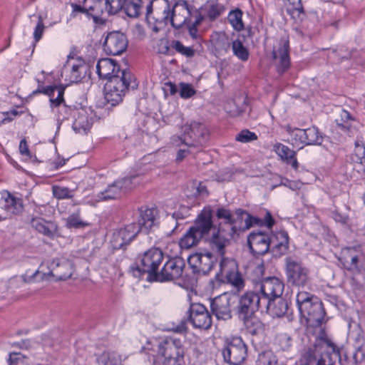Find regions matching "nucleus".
I'll list each match as a JSON object with an SVG mask.
<instances>
[{
    "label": "nucleus",
    "instance_id": "1",
    "mask_svg": "<svg viewBox=\"0 0 365 365\" xmlns=\"http://www.w3.org/2000/svg\"><path fill=\"white\" fill-rule=\"evenodd\" d=\"M296 302L302 318L306 322L307 333L313 337H321L325 333L322 326L325 315L322 303L307 292H298Z\"/></svg>",
    "mask_w": 365,
    "mask_h": 365
},
{
    "label": "nucleus",
    "instance_id": "2",
    "mask_svg": "<svg viewBox=\"0 0 365 365\" xmlns=\"http://www.w3.org/2000/svg\"><path fill=\"white\" fill-rule=\"evenodd\" d=\"M314 347L307 350L300 359L302 365H334L339 360V352L336 346L326 338L314 337Z\"/></svg>",
    "mask_w": 365,
    "mask_h": 365
},
{
    "label": "nucleus",
    "instance_id": "3",
    "mask_svg": "<svg viewBox=\"0 0 365 365\" xmlns=\"http://www.w3.org/2000/svg\"><path fill=\"white\" fill-rule=\"evenodd\" d=\"M288 240L287 233L285 232H280L272 238L266 233L257 232H252L248 236L247 243L255 255H264L271 248L274 255L281 256L288 249Z\"/></svg>",
    "mask_w": 365,
    "mask_h": 365
},
{
    "label": "nucleus",
    "instance_id": "4",
    "mask_svg": "<svg viewBox=\"0 0 365 365\" xmlns=\"http://www.w3.org/2000/svg\"><path fill=\"white\" fill-rule=\"evenodd\" d=\"M150 349L153 356L164 359V365H181L183 363L185 347L180 339L167 337L162 341L155 340Z\"/></svg>",
    "mask_w": 365,
    "mask_h": 365
},
{
    "label": "nucleus",
    "instance_id": "5",
    "mask_svg": "<svg viewBox=\"0 0 365 365\" xmlns=\"http://www.w3.org/2000/svg\"><path fill=\"white\" fill-rule=\"evenodd\" d=\"M227 235L226 229L222 227L221 222L219 223L217 232L213 234L211 242L212 250L222 257L220 271L216 274L212 282L214 288H218L222 284L228 283V269H226L227 259L225 257L226 247L228 245Z\"/></svg>",
    "mask_w": 365,
    "mask_h": 365
},
{
    "label": "nucleus",
    "instance_id": "6",
    "mask_svg": "<svg viewBox=\"0 0 365 365\" xmlns=\"http://www.w3.org/2000/svg\"><path fill=\"white\" fill-rule=\"evenodd\" d=\"M48 273H41L39 270H36L31 275L26 273L22 276L24 282L26 283L34 282L39 275H41L39 280L46 279L49 276L55 277L58 281L66 280L71 277L74 271L73 263L66 258L53 259L48 263Z\"/></svg>",
    "mask_w": 365,
    "mask_h": 365
},
{
    "label": "nucleus",
    "instance_id": "7",
    "mask_svg": "<svg viewBox=\"0 0 365 365\" xmlns=\"http://www.w3.org/2000/svg\"><path fill=\"white\" fill-rule=\"evenodd\" d=\"M133 75L129 71L121 72L120 78H114L108 81L105 86V98L112 106L118 104L123 100V96L128 90L136 86Z\"/></svg>",
    "mask_w": 365,
    "mask_h": 365
},
{
    "label": "nucleus",
    "instance_id": "8",
    "mask_svg": "<svg viewBox=\"0 0 365 365\" xmlns=\"http://www.w3.org/2000/svg\"><path fill=\"white\" fill-rule=\"evenodd\" d=\"M165 259V255L160 249L150 248L139 257L136 271L140 274H147L148 282H155Z\"/></svg>",
    "mask_w": 365,
    "mask_h": 365
},
{
    "label": "nucleus",
    "instance_id": "9",
    "mask_svg": "<svg viewBox=\"0 0 365 365\" xmlns=\"http://www.w3.org/2000/svg\"><path fill=\"white\" fill-rule=\"evenodd\" d=\"M285 272L288 283L304 287L310 283V271L302 262L292 257L285 258Z\"/></svg>",
    "mask_w": 365,
    "mask_h": 365
},
{
    "label": "nucleus",
    "instance_id": "10",
    "mask_svg": "<svg viewBox=\"0 0 365 365\" xmlns=\"http://www.w3.org/2000/svg\"><path fill=\"white\" fill-rule=\"evenodd\" d=\"M185 266L184 260L180 257L170 258L163 261L155 282H163L180 278Z\"/></svg>",
    "mask_w": 365,
    "mask_h": 365
},
{
    "label": "nucleus",
    "instance_id": "11",
    "mask_svg": "<svg viewBox=\"0 0 365 365\" xmlns=\"http://www.w3.org/2000/svg\"><path fill=\"white\" fill-rule=\"evenodd\" d=\"M284 290V284L277 277H269L264 279L260 284V297L264 307H269L270 302L279 297Z\"/></svg>",
    "mask_w": 365,
    "mask_h": 365
},
{
    "label": "nucleus",
    "instance_id": "12",
    "mask_svg": "<svg viewBox=\"0 0 365 365\" xmlns=\"http://www.w3.org/2000/svg\"><path fill=\"white\" fill-rule=\"evenodd\" d=\"M187 319L196 329H208L212 326V317L202 304H190L187 311Z\"/></svg>",
    "mask_w": 365,
    "mask_h": 365
},
{
    "label": "nucleus",
    "instance_id": "13",
    "mask_svg": "<svg viewBox=\"0 0 365 365\" xmlns=\"http://www.w3.org/2000/svg\"><path fill=\"white\" fill-rule=\"evenodd\" d=\"M139 227L135 222H133L115 230L110 240L113 247L118 250L129 245L140 232Z\"/></svg>",
    "mask_w": 365,
    "mask_h": 365
},
{
    "label": "nucleus",
    "instance_id": "14",
    "mask_svg": "<svg viewBox=\"0 0 365 365\" xmlns=\"http://www.w3.org/2000/svg\"><path fill=\"white\" fill-rule=\"evenodd\" d=\"M259 220L252 217L247 212L238 209L235 214H230V224L232 226L231 230L233 235H240V234L250 229L253 225H258Z\"/></svg>",
    "mask_w": 365,
    "mask_h": 365
},
{
    "label": "nucleus",
    "instance_id": "15",
    "mask_svg": "<svg viewBox=\"0 0 365 365\" xmlns=\"http://www.w3.org/2000/svg\"><path fill=\"white\" fill-rule=\"evenodd\" d=\"M136 178L137 175H133L115 181L114 183L109 185L105 191L101 192L98 195L99 199L101 200H108L120 197L122 194L133 187V181Z\"/></svg>",
    "mask_w": 365,
    "mask_h": 365
},
{
    "label": "nucleus",
    "instance_id": "16",
    "mask_svg": "<svg viewBox=\"0 0 365 365\" xmlns=\"http://www.w3.org/2000/svg\"><path fill=\"white\" fill-rule=\"evenodd\" d=\"M128 46L126 36L118 31L109 33L104 41L103 49L106 53L113 56L120 55Z\"/></svg>",
    "mask_w": 365,
    "mask_h": 365
},
{
    "label": "nucleus",
    "instance_id": "17",
    "mask_svg": "<svg viewBox=\"0 0 365 365\" xmlns=\"http://www.w3.org/2000/svg\"><path fill=\"white\" fill-rule=\"evenodd\" d=\"M260 308H264V306L259 293L247 292L240 298L239 312L243 315V319Z\"/></svg>",
    "mask_w": 365,
    "mask_h": 365
},
{
    "label": "nucleus",
    "instance_id": "18",
    "mask_svg": "<svg viewBox=\"0 0 365 365\" xmlns=\"http://www.w3.org/2000/svg\"><path fill=\"white\" fill-rule=\"evenodd\" d=\"M187 261L194 273L206 274L213 267L214 257L210 252L195 253L188 257Z\"/></svg>",
    "mask_w": 365,
    "mask_h": 365
},
{
    "label": "nucleus",
    "instance_id": "19",
    "mask_svg": "<svg viewBox=\"0 0 365 365\" xmlns=\"http://www.w3.org/2000/svg\"><path fill=\"white\" fill-rule=\"evenodd\" d=\"M117 62L111 58H101L96 65V71L100 78L111 81L114 78H120L121 72Z\"/></svg>",
    "mask_w": 365,
    "mask_h": 365
},
{
    "label": "nucleus",
    "instance_id": "20",
    "mask_svg": "<svg viewBox=\"0 0 365 365\" xmlns=\"http://www.w3.org/2000/svg\"><path fill=\"white\" fill-rule=\"evenodd\" d=\"M182 133L187 135L190 143H201L207 135L208 130L204 124L193 121L181 127Z\"/></svg>",
    "mask_w": 365,
    "mask_h": 365
},
{
    "label": "nucleus",
    "instance_id": "21",
    "mask_svg": "<svg viewBox=\"0 0 365 365\" xmlns=\"http://www.w3.org/2000/svg\"><path fill=\"white\" fill-rule=\"evenodd\" d=\"M230 268L235 270L230 271V293L237 295L245 289L246 278L239 272L237 264L235 259H230Z\"/></svg>",
    "mask_w": 365,
    "mask_h": 365
},
{
    "label": "nucleus",
    "instance_id": "22",
    "mask_svg": "<svg viewBox=\"0 0 365 365\" xmlns=\"http://www.w3.org/2000/svg\"><path fill=\"white\" fill-rule=\"evenodd\" d=\"M88 66L83 60H77L63 68V73H66V81L68 83H78L87 74Z\"/></svg>",
    "mask_w": 365,
    "mask_h": 365
},
{
    "label": "nucleus",
    "instance_id": "23",
    "mask_svg": "<svg viewBox=\"0 0 365 365\" xmlns=\"http://www.w3.org/2000/svg\"><path fill=\"white\" fill-rule=\"evenodd\" d=\"M247 348L240 337L230 341V364L240 365L245 359Z\"/></svg>",
    "mask_w": 365,
    "mask_h": 365
},
{
    "label": "nucleus",
    "instance_id": "24",
    "mask_svg": "<svg viewBox=\"0 0 365 365\" xmlns=\"http://www.w3.org/2000/svg\"><path fill=\"white\" fill-rule=\"evenodd\" d=\"M163 13L164 20L165 21L169 20L172 26L176 29L181 28L185 24L189 15L188 10L183 6L175 7L173 11H170L168 6Z\"/></svg>",
    "mask_w": 365,
    "mask_h": 365
},
{
    "label": "nucleus",
    "instance_id": "25",
    "mask_svg": "<svg viewBox=\"0 0 365 365\" xmlns=\"http://www.w3.org/2000/svg\"><path fill=\"white\" fill-rule=\"evenodd\" d=\"M280 48L273 51V57L275 60H279L277 64V71L283 73L289 67V41L283 38L280 40Z\"/></svg>",
    "mask_w": 365,
    "mask_h": 365
},
{
    "label": "nucleus",
    "instance_id": "26",
    "mask_svg": "<svg viewBox=\"0 0 365 365\" xmlns=\"http://www.w3.org/2000/svg\"><path fill=\"white\" fill-rule=\"evenodd\" d=\"M359 253V247H346L342 250L344 267L355 274L361 272L358 266Z\"/></svg>",
    "mask_w": 365,
    "mask_h": 365
},
{
    "label": "nucleus",
    "instance_id": "27",
    "mask_svg": "<svg viewBox=\"0 0 365 365\" xmlns=\"http://www.w3.org/2000/svg\"><path fill=\"white\" fill-rule=\"evenodd\" d=\"M157 210L155 209L141 207L139 209V217L135 225L140 227V232L148 231L155 225L156 221Z\"/></svg>",
    "mask_w": 365,
    "mask_h": 365
},
{
    "label": "nucleus",
    "instance_id": "28",
    "mask_svg": "<svg viewBox=\"0 0 365 365\" xmlns=\"http://www.w3.org/2000/svg\"><path fill=\"white\" fill-rule=\"evenodd\" d=\"M211 309L217 319L225 321L228 317V295L227 292L215 297L211 302Z\"/></svg>",
    "mask_w": 365,
    "mask_h": 365
},
{
    "label": "nucleus",
    "instance_id": "29",
    "mask_svg": "<svg viewBox=\"0 0 365 365\" xmlns=\"http://www.w3.org/2000/svg\"><path fill=\"white\" fill-rule=\"evenodd\" d=\"M212 227V210L208 209H204L201 213L198 215V217L195 222V225L192 228L198 234H200V237L205 234H207Z\"/></svg>",
    "mask_w": 365,
    "mask_h": 365
},
{
    "label": "nucleus",
    "instance_id": "30",
    "mask_svg": "<svg viewBox=\"0 0 365 365\" xmlns=\"http://www.w3.org/2000/svg\"><path fill=\"white\" fill-rule=\"evenodd\" d=\"M88 17H91L96 24H104L105 20L101 17L105 12H107L104 0H88Z\"/></svg>",
    "mask_w": 365,
    "mask_h": 365
},
{
    "label": "nucleus",
    "instance_id": "31",
    "mask_svg": "<svg viewBox=\"0 0 365 365\" xmlns=\"http://www.w3.org/2000/svg\"><path fill=\"white\" fill-rule=\"evenodd\" d=\"M351 159L354 168L365 175V144L361 140H356L354 152Z\"/></svg>",
    "mask_w": 365,
    "mask_h": 365
},
{
    "label": "nucleus",
    "instance_id": "32",
    "mask_svg": "<svg viewBox=\"0 0 365 365\" xmlns=\"http://www.w3.org/2000/svg\"><path fill=\"white\" fill-rule=\"evenodd\" d=\"M65 88L58 86H50L43 88L40 91L50 97V102L52 107L60 106L64 103L63 94Z\"/></svg>",
    "mask_w": 365,
    "mask_h": 365
},
{
    "label": "nucleus",
    "instance_id": "33",
    "mask_svg": "<svg viewBox=\"0 0 365 365\" xmlns=\"http://www.w3.org/2000/svg\"><path fill=\"white\" fill-rule=\"evenodd\" d=\"M4 200V208L8 215L11 217V215H17L22 212L24 207L21 199L15 197L11 193L6 192Z\"/></svg>",
    "mask_w": 365,
    "mask_h": 365
},
{
    "label": "nucleus",
    "instance_id": "34",
    "mask_svg": "<svg viewBox=\"0 0 365 365\" xmlns=\"http://www.w3.org/2000/svg\"><path fill=\"white\" fill-rule=\"evenodd\" d=\"M274 151L282 160L285 161L287 164H290L293 168L295 170L298 168L295 151L281 143H277L274 145Z\"/></svg>",
    "mask_w": 365,
    "mask_h": 365
},
{
    "label": "nucleus",
    "instance_id": "35",
    "mask_svg": "<svg viewBox=\"0 0 365 365\" xmlns=\"http://www.w3.org/2000/svg\"><path fill=\"white\" fill-rule=\"evenodd\" d=\"M92 122L87 113L84 110L78 112V115L75 118L73 123V128L76 133L86 134L90 130Z\"/></svg>",
    "mask_w": 365,
    "mask_h": 365
},
{
    "label": "nucleus",
    "instance_id": "36",
    "mask_svg": "<svg viewBox=\"0 0 365 365\" xmlns=\"http://www.w3.org/2000/svg\"><path fill=\"white\" fill-rule=\"evenodd\" d=\"M202 237L200 234L197 233L192 227L180 240L179 245L181 249L188 250L195 246Z\"/></svg>",
    "mask_w": 365,
    "mask_h": 365
},
{
    "label": "nucleus",
    "instance_id": "37",
    "mask_svg": "<svg viewBox=\"0 0 365 365\" xmlns=\"http://www.w3.org/2000/svg\"><path fill=\"white\" fill-rule=\"evenodd\" d=\"M142 3V0H125L123 9L128 16L136 18L140 14Z\"/></svg>",
    "mask_w": 365,
    "mask_h": 365
},
{
    "label": "nucleus",
    "instance_id": "38",
    "mask_svg": "<svg viewBox=\"0 0 365 365\" xmlns=\"http://www.w3.org/2000/svg\"><path fill=\"white\" fill-rule=\"evenodd\" d=\"M285 129L289 134V141L294 146H299L301 144L305 145L304 129L292 128L290 125H287Z\"/></svg>",
    "mask_w": 365,
    "mask_h": 365
},
{
    "label": "nucleus",
    "instance_id": "39",
    "mask_svg": "<svg viewBox=\"0 0 365 365\" xmlns=\"http://www.w3.org/2000/svg\"><path fill=\"white\" fill-rule=\"evenodd\" d=\"M242 16L243 12L240 9H235L230 11V24L233 29L237 31H241L245 29Z\"/></svg>",
    "mask_w": 365,
    "mask_h": 365
},
{
    "label": "nucleus",
    "instance_id": "40",
    "mask_svg": "<svg viewBox=\"0 0 365 365\" xmlns=\"http://www.w3.org/2000/svg\"><path fill=\"white\" fill-rule=\"evenodd\" d=\"M98 361L100 365H120L121 359L115 351H105L99 356Z\"/></svg>",
    "mask_w": 365,
    "mask_h": 365
},
{
    "label": "nucleus",
    "instance_id": "41",
    "mask_svg": "<svg viewBox=\"0 0 365 365\" xmlns=\"http://www.w3.org/2000/svg\"><path fill=\"white\" fill-rule=\"evenodd\" d=\"M305 145H320L322 136L316 127L304 129Z\"/></svg>",
    "mask_w": 365,
    "mask_h": 365
},
{
    "label": "nucleus",
    "instance_id": "42",
    "mask_svg": "<svg viewBox=\"0 0 365 365\" xmlns=\"http://www.w3.org/2000/svg\"><path fill=\"white\" fill-rule=\"evenodd\" d=\"M270 302L269 307H264L267 312H270L274 317H281L285 314L287 311V303L286 301L280 299L276 303Z\"/></svg>",
    "mask_w": 365,
    "mask_h": 365
},
{
    "label": "nucleus",
    "instance_id": "43",
    "mask_svg": "<svg viewBox=\"0 0 365 365\" xmlns=\"http://www.w3.org/2000/svg\"><path fill=\"white\" fill-rule=\"evenodd\" d=\"M244 320L245 327L251 334H259L264 331V325L257 318L247 317Z\"/></svg>",
    "mask_w": 365,
    "mask_h": 365
},
{
    "label": "nucleus",
    "instance_id": "44",
    "mask_svg": "<svg viewBox=\"0 0 365 365\" xmlns=\"http://www.w3.org/2000/svg\"><path fill=\"white\" fill-rule=\"evenodd\" d=\"M232 49L234 55L240 60L242 61L248 60L250 56L249 51L240 40H235L232 42Z\"/></svg>",
    "mask_w": 365,
    "mask_h": 365
},
{
    "label": "nucleus",
    "instance_id": "45",
    "mask_svg": "<svg viewBox=\"0 0 365 365\" xmlns=\"http://www.w3.org/2000/svg\"><path fill=\"white\" fill-rule=\"evenodd\" d=\"M256 365H279L277 359L271 351H264L259 354Z\"/></svg>",
    "mask_w": 365,
    "mask_h": 365
},
{
    "label": "nucleus",
    "instance_id": "46",
    "mask_svg": "<svg viewBox=\"0 0 365 365\" xmlns=\"http://www.w3.org/2000/svg\"><path fill=\"white\" fill-rule=\"evenodd\" d=\"M289 3L287 5V11L294 18H299L303 13L301 0H285Z\"/></svg>",
    "mask_w": 365,
    "mask_h": 365
},
{
    "label": "nucleus",
    "instance_id": "47",
    "mask_svg": "<svg viewBox=\"0 0 365 365\" xmlns=\"http://www.w3.org/2000/svg\"><path fill=\"white\" fill-rule=\"evenodd\" d=\"M226 8L221 4H211L207 6L206 15L210 20H215L225 12Z\"/></svg>",
    "mask_w": 365,
    "mask_h": 365
},
{
    "label": "nucleus",
    "instance_id": "48",
    "mask_svg": "<svg viewBox=\"0 0 365 365\" xmlns=\"http://www.w3.org/2000/svg\"><path fill=\"white\" fill-rule=\"evenodd\" d=\"M88 224L81 220L80 217V212L78 210L76 212L71 214L66 219V225L68 228H81L86 226Z\"/></svg>",
    "mask_w": 365,
    "mask_h": 365
},
{
    "label": "nucleus",
    "instance_id": "49",
    "mask_svg": "<svg viewBox=\"0 0 365 365\" xmlns=\"http://www.w3.org/2000/svg\"><path fill=\"white\" fill-rule=\"evenodd\" d=\"M31 225L38 232L44 235L51 236L53 235V232L49 227V223L42 218L33 219Z\"/></svg>",
    "mask_w": 365,
    "mask_h": 365
},
{
    "label": "nucleus",
    "instance_id": "50",
    "mask_svg": "<svg viewBox=\"0 0 365 365\" xmlns=\"http://www.w3.org/2000/svg\"><path fill=\"white\" fill-rule=\"evenodd\" d=\"M350 337L351 339L354 341V346L357 351H361L364 343V332L361 328L356 325L354 330H351L350 331Z\"/></svg>",
    "mask_w": 365,
    "mask_h": 365
},
{
    "label": "nucleus",
    "instance_id": "51",
    "mask_svg": "<svg viewBox=\"0 0 365 365\" xmlns=\"http://www.w3.org/2000/svg\"><path fill=\"white\" fill-rule=\"evenodd\" d=\"M54 197L58 200L71 199L73 197V190L66 187L54 185L52 187Z\"/></svg>",
    "mask_w": 365,
    "mask_h": 365
},
{
    "label": "nucleus",
    "instance_id": "52",
    "mask_svg": "<svg viewBox=\"0 0 365 365\" xmlns=\"http://www.w3.org/2000/svg\"><path fill=\"white\" fill-rule=\"evenodd\" d=\"M31 21H34V19H36V25L34 29V38L36 42H38L42 37L44 31V24L43 18L41 15L30 16Z\"/></svg>",
    "mask_w": 365,
    "mask_h": 365
},
{
    "label": "nucleus",
    "instance_id": "53",
    "mask_svg": "<svg viewBox=\"0 0 365 365\" xmlns=\"http://www.w3.org/2000/svg\"><path fill=\"white\" fill-rule=\"evenodd\" d=\"M257 140V135L255 133L250 131L248 129L241 130L235 136V140L242 143H248Z\"/></svg>",
    "mask_w": 365,
    "mask_h": 365
},
{
    "label": "nucleus",
    "instance_id": "54",
    "mask_svg": "<svg viewBox=\"0 0 365 365\" xmlns=\"http://www.w3.org/2000/svg\"><path fill=\"white\" fill-rule=\"evenodd\" d=\"M170 46L178 53L186 57H192L195 54V51L191 47L185 46L180 41H173Z\"/></svg>",
    "mask_w": 365,
    "mask_h": 365
},
{
    "label": "nucleus",
    "instance_id": "55",
    "mask_svg": "<svg viewBox=\"0 0 365 365\" xmlns=\"http://www.w3.org/2000/svg\"><path fill=\"white\" fill-rule=\"evenodd\" d=\"M108 15H113L120 11L124 5L125 0H104Z\"/></svg>",
    "mask_w": 365,
    "mask_h": 365
},
{
    "label": "nucleus",
    "instance_id": "56",
    "mask_svg": "<svg viewBox=\"0 0 365 365\" xmlns=\"http://www.w3.org/2000/svg\"><path fill=\"white\" fill-rule=\"evenodd\" d=\"M232 102L235 106V108L230 110V115L238 116L244 111L245 104V98L244 95H241L240 97L234 98Z\"/></svg>",
    "mask_w": 365,
    "mask_h": 365
},
{
    "label": "nucleus",
    "instance_id": "57",
    "mask_svg": "<svg viewBox=\"0 0 365 365\" xmlns=\"http://www.w3.org/2000/svg\"><path fill=\"white\" fill-rule=\"evenodd\" d=\"M276 342L283 351L289 350L292 344V339L287 334H280L277 336Z\"/></svg>",
    "mask_w": 365,
    "mask_h": 365
},
{
    "label": "nucleus",
    "instance_id": "58",
    "mask_svg": "<svg viewBox=\"0 0 365 365\" xmlns=\"http://www.w3.org/2000/svg\"><path fill=\"white\" fill-rule=\"evenodd\" d=\"M9 365H28L26 357L21 353H12L9 355Z\"/></svg>",
    "mask_w": 365,
    "mask_h": 365
},
{
    "label": "nucleus",
    "instance_id": "59",
    "mask_svg": "<svg viewBox=\"0 0 365 365\" xmlns=\"http://www.w3.org/2000/svg\"><path fill=\"white\" fill-rule=\"evenodd\" d=\"M22 113V111L19 112L16 109L0 113V122L2 123L11 122L16 116L21 115Z\"/></svg>",
    "mask_w": 365,
    "mask_h": 365
},
{
    "label": "nucleus",
    "instance_id": "60",
    "mask_svg": "<svg viewBox=\"0 0 365 365\" xmlns=\"http://www.w3.org/2000/svg\"><path fill=\"white\" fill-rule=\"evenodd\" d=\"M171 143L175 146H180L185 144L189 147L193 146V143H190L187 135H185L182 133V135H173L171 138Z\"/></svg>",
    "mask_w": 365,
    "mask_h": 365
},
{
    "label": "nucleus",
    "instance_id": "61",
    "mask_svg": "<svg viewBox=\"0 0 365 365\" xmlns=\"http://www.w3.org/2000/svg\"><path fill=\"white\" fill-rule=\"evenodd\" d=\"M195 93V90L192 87L187 83L180 84V96L183 98H188L192 96Z\"/></svg>",
    "mask_w": 365,
    "mask_h": 365
},
{
    "label": "nucleus",
    "instance_id": "62",
    "mask_svg": "<svg viewBox=\"0 0 365 365\" xmlns=\"http://www.w3.org/2000/svg\"><path fill=\"white\" fill-rule=\"evenodd\" d=\"M72 9H73V14L75 16V14L77 12L85 14L88 16V0H84L83 6H81L76 4H71Z\"/></svg>",
    "mask_w": 365,
    "mask_h": 365
},
{
    "label": "nucleus",
    "instance_id": "63",
    "mask_svg": "<svg viewBox=\"0 0 365 365\" xmlns=\"http://www.w3.org/2000/svg\"><path fill=\"white\" fill-rule=\"evenodd\" d=\"M216 217L218 220H222L225 225L228 223V210L225 208H218L216 212Z\"/></svg>",
    "mask_w": 365,
    "mask_h": 365
},
{
    "label": "nucleus",
    "instance_id": "64",
    "mask_svg": "<svg viewBox=\"0 0 365 365\" xmlns=\"http://www.w3.org/2000/svg\"><path fill=\"white\" fill-rule=\"evenodd\" d=\"M193 186L196 189V192L195 195H207V187L203 185L202 182H197L195 181L193 182Z\"/></svg>",
    "mask_w": 365,
    "mask_h": 365
}]
</instances>
